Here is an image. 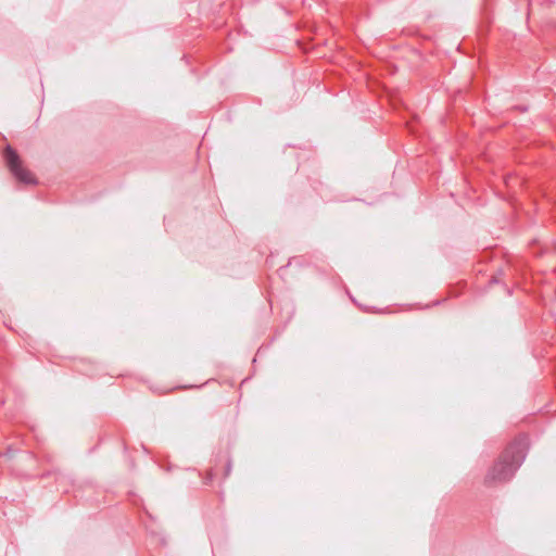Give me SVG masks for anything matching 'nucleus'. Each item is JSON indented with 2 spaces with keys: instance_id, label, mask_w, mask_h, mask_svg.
<instances>
[{
  "instance_id": "1",
  "label": "nucleus",
  "mask_w": 556,
  "mask_h": 556,
  "mask_svg": "<svg viewBox=\"0 0 556 556\" xmlns=\"http://www.w3.org/2000/svg\"><path fill=\"white\" fill-rule=\"evenodd\" d=\"M520 464V456L509 453L504 454L501 459L491 468L486 476L490 483L508 481Z\"/></svg>"
},
{
  "instance_id": "2",
  "label": "nucleus",
  "mask_w": 556,
  "mask_h": 556,
  "mask_svg": "<svg viewBox=\"0 0 556 556\" xmlns=\"http://www.w3.org/2000/svg\"><path fill=\"white\" fill-rule=\"evenodd\" d=\"M3 157L12 175L23 184H36V178L33 173L27 169L18 154L10 146L3 151Z\"/></svg>"
}]
</instances>
